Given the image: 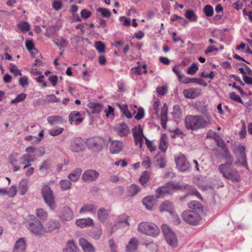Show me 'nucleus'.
Segmentation results:
<instances>
[{"label":"nucleus","instance_id":"nucleus-31","mask_svg":"<svg viewBox=\"0 0 252 252\" xmlns=\"http://www.w3.org/2000/svg\"><path fill=\"white\" fill-rule=\"evenodd\" d=\"M26 47L31 53L32 57H35V56L37 54V50L34 48V45L32 40H27L26 41Z\"/></svg>","mask_w":252,"mask_h":252},{"label":"nucleus","instance_id":"nucleus-55","mask_svg":"<svg viewBox=\"0 0 252 252\" xmlns=\"http://www.w3.org/2000/svg\"><path fill=\"white\" fill-rule=\"evenodd\" d=\"M198 70V66L196 63H193L188 68L187 73L189 75H194Z\"/></svg>","mask_w":252,"mask_h":252},{"label":"nucleus","instance_id":"nucleus-17","mask_svg":"<svg viewBox=\"0 0 252 252\" xmlns=\"http://www.w3.org/2000/svg\"><path fill=\"white\" fill-rule=\"evenodd\" d=\"M35 155L29 154H25L23 155L20 158L19 161L20 164H25L23 169H26L29 167L31 164V162H33L35 159Z\"/></svg>","mask_w":252,"mask_h":252},{"label":"nucleus","instance_id":"nucleus-44","mask_svg":"<svg viewBox=\"0 0 252 252\" xmlns=\"http://www.w3.org/2000/svg\"><path fill=\"white\" fill-rule=\"evenodd\" d=\"M132 110L134 111V113H136V109L137 110V112L134 118L137 120H141L142 118L144 117V110L142 108H137L136 106H133V108H131Z\"/></svg>","mask_w":252,"mask_h":252},{"label":"nucleus","instance_id":"nucleus-49","mask_svg":"<svg viewBox=\"0 0 252 252\" xmlns=\"http://www.w3.org/2000/svg\"><path fill=\"white\" fill-rule=\"evenodd\" d=\"M185 16L187 19L191 22H196L197 20V16L191 10H187Z\"/></svg>","mask_w":252,"mask_h":252},{"label":"nucleus","instance_id":"nucleus-21","mask_svg":"<svg viewBox=\"0 0 252 252\" xmlns=\"http://www.w3.org/2000/svg\"><path fill=\"white\" fill-rule=\"evenodd\" d=\"M123 146V143L122 141H112L110 146V151L112 154H118L122 151Z\"/></svg>","mask_w":252,"mask_h":252},{"label":"nucleus","instance_id":"nucleus-14","mask_svg":"<svg viewBox=\"0 0 252 252\" xmlns=\"http://www.w3.org/2000/svg\"><path fill=\"white\" fill-rule=\"evenodd\" d=\"M183 94L186 98L194 99L202 94V90L198 88H190L185 89Z\"/></svg>","mask_w":252,"mask_h":252},{"label":"nucleus","instance_id":"nucleus-2","mask_svg":"<svg viewBox=\"0 0 252 252\" xmlns=\"http://www.w3.org/2000/svg\"><path fill=\"white\" fill-rule=\"evenodd\" d=\"M225 158L226 162L219 166V171L224 178L232 182H239L241 181L240 175L238 171L232 167L233 158L227 150L225 152Z\"/></svg>","mask_w":252,"mask_h":252},{"label":"nucleus","instance_id":"nucleus-18","mask_svg":"<svg viewBox=\"0 0 252 252\" xmlns=\"http://www.w3.org/2000/svg\"><path fill=\"white\" fill-rule=\"evenodd\" d=\"M73 217V213L70 207L68 206L64 207L61 211L60 218L64 221H69Z\"/></svg>","mask_w":252,"mask_h":252},{"label":"nucleus","instance_id":"nucleus-7","mask_svg":"<svg viewBox=\"0 0 252 252\" xmlns=\"http://www.w3.org/2000/svg\"><path fill=\"white\" fill-rule=\"evenodd\" d=\"M133 136L134 139L135 144L141 148L143 145L144 140L146 138L143 134V128L139 125L134 127L133 130Z\"/></svg>","mask_w":252,"mask_h":252},{"label":"nucleus","instance_id":"nucleus-3","mask_svg":"<svg viewBox=\"0 0 252 252\" xmlns=\"http://www.w3.org/2000/svg\"><path fill=\"white\" fill-rule=\"evenodd\" d=\"M138 230L141 233L152 237H156L160 233L159 229L156 224L149 222L140 223Z\"/></svg>","mask_w":252,"mask_h":252},{"label":"nucleus","instance_id":"nucleus-23","mask_svg":"<svg viewBox=\"0 0 252 252\" xmlns=\"http://www.w3.org/2000/svg\"><path fill=\"white\" fill-rule=\"evenodd\" d=\"M79 245L84 252H94V248L92 245L89 243L86 239L80 238L79 240Z\"/></svg>","mask_w":252,"mask_h":252},{"label":"nucleus","instance_id":"nucleus-11","mask_svg":"<svg viewBox=\"0 0 252 252\" xmlns=\"http://www.w3.org/2000/svg\"><path fill=\"white\" fill-rule=\"evenodd\" d=\"M173 72L176 75L179 81L183 84L192 83L193 78L186 77L182 73L179 65H174L172 68Z\"/></svg>","mask_w":252,"mask_h":252},{"label":"nucleus","instance_id":"nucleus-20","mask_svg":"<svg viewBox=\"0 0 252 252\" xmlns=\"http://www.w3.org/2000/svg\"><path fill=\"white\" fill-rule=\"evenodd\" d=\"M104 143L102 138L99 137H94L90 138L88 140V144L90 148L96 147L98 149L101 148Z\"/></svg>","mask_w":252,"mask_h":252},{"label":"nucleus","instance_id":"nucleus-39","mask_svg":"<svg viewBox=\"0 0 252 252\" xmlns=\"http://www.w3.org/2000/svg\"><path fill=\"white\" fill-rule=\"evenodd\" d=\"M169 194L166 185L158 189L156 191L157 198L163 197L164 196Z\"/></svg>","mask_w":252,"mask_h":252},{"label":"nucleus","instance_id":"nucleus-61","mask_svg":"<svg viewBox=\"0 0 252 252\" xmlns=\"http://www.w3.org/2000/svg\"><path fill=\"white\" fill-rule=\"evenodd\" d=\"M50 166L47 161H43L39 166V170L43 172H46L49 169Z\"/></svg>","mask_w":252,"mask_h":252},{"label":"nucleus","instance_id":"nucleus-28","mask_svg":"<svg viewBox=\"0 0 252 252\" xmlns=\"http://www.w3.org/2000/svg\"><path fill=\"white\" fill-rule=\"evenodd\" d=\"M26 241L24 238L19 239L16 243L14 249V252H21L26 249Z\"/></svg>","mask_w":252,"mask_h":252},{"label":"nucleus","instance_id":"nucleus-24","mask_svg":"<svg viewBox=\"0 0 252 252\" xmlns=\"http://www.w3.org/2000/svg\"><path fill=\"white\" fill-rule=\"evenodd\" d=\"M60 227V222L57 220H49L44 227L45 233L51 232L56 229H58Z\"/></svg>","mask_w":252,"mask_h":252},{"label":"nucleus","instance_id":"nucleus-29","mask_svg":"<svg viewBox=\"0 0 252 252\" xmlns=\"http://www.w3.org/2000/svg\"><path fill=\"white\" fill-rule=\"evenodd\" d=\"M166 188L168 191L169 194H170L175 190L183 189V187L177 183L170 182L167 183L166 185Z\"/></svg>","mask_w":252,"mask_h":252},{"label":"nucleus","instance_id":"nucleus-63","mask_svg":"<svg viewBox=\"0 0 252 252\" xmlns=\"http://www.w3.org/2000/svg\"><path fill=\"white\" fill-rule=\"evenodd\" d=\"M56 43L61 47H65L68 44V42L66 39L61 37L56 39Z\"/></svg>","mask_w":252,"mask_h":252},{"label":"nucleus","instance_id":"nucleus-47","mask_svg":"<svg viewBox=\"0 0 252 252\" xmlns=\"http://www.w3.org/2000/svg\"><path fill=\"white\" fill-rule=\"evenodd\" d=\"M28 190V183L26 180H22L19 184V191L21 195H24Z\"/></svg>","mask_w":252,"mask_h":252},{"label":"nucleus","instance_id":"nucleus-46","mask_svg":"<svg viewBox=\"0 0 252 252\" xmlns=\"http://www.w3.org/2000/svg\"><path fill=\"white\" fill-rule=\"evenodd\" d=\"M119 108L121 110V111L123 113V114L126 118L130 119L132 117V115L129 112L127 105L122 104V105H119Z\"/></svg>","mask_w":252,"mask_h":252},{"label":"nucleus","instance_id":"nucleus-60","mask_svg":"<svg viewBox=\"0 0 252 252\" xmlns=\"http://www.w3.org/2000/svg\"><path fill=\"white\" fill-rule=\"evenodd\" d=\"M229 98L237 102L242 104L243 103V102L240 96L237 94L235 92H231L229 94Z\"/></svg>","mask_w":252,"mask_h":252},{"label":"nucleus","instance_id":"nucleus-25","mask_svg":"<svg viewBox=\"0 0 252 252\" xmlns=\"http://www.w3.org/2000/svg\"><path fill=\"white\" fill-rule=\"evenodd\" d=\"M167 106L165 104L162 107L161 110V113L159 116V119L161 121V126L165 128L166 124L167 121Z\"/></svg>","mask_w":252,"mask_h":252},{"label":"nucleus","instance_id":"nucleus-35","mask_svg":"<svg viewBox=\"0 0 252 252\" xmlns=\"http://www.w3.org/2000/svg\"><path fill=\"white\" fill-rule=\"evenodd\" d=\"M81 168H76L70 173L68 176V178L73 182L77 181L79 179L82 173Z\"/></svg>","mask_w":252,"mask_h":252},{"label":"nucleus","instance_id":"nucleus-1","mask_svg":"<svg viewBox=\"0 0 252 252\" xmlns=\"http://www.w3.org/2000/svg\"><path fill=\"white\" fill-rule=\"evenodd\" d=\"M211 115L206 113L204 115H188L185 118V126L188 129L197 130L207 127L212 124Z\"/></svg>","mask_w":252,"mask_h":252},{"label":"nucleus","instance_id":"nucleus-32","mask_svg":"<svg viewBox=\"0 0 252 252\" xmlns=\"http://www.w3.org/2000/svg\"><path fill=\"white\" fill-rule=\"evenodd\" d=\"M97 209V207L92 204H85L83 205L80 210V214L86 213H94Z\"/></svg>","mask_w":252,"mask_h":252},{"label":"nucleus","instance_id":"nucleus-10","mask_svg":"<svg viewBox=\"0 0 252 252\" xmlns=\"http://www.w3.org/2000/svg\"><path fill=\"white\" fill-rule=\"evenodd\" d=\"M235 153L239 154V157L238 158V161L240 164L248 169V166L247 161L245 147L241 145H238L235 150Z\"/></svg>","mask_w":252,"mask_h":252},{"label":"nucleus","instance_id":"nucleus-64","mask_svg":"<svg viewBox=\"0 0 252 252\" xmlns=\"http://www.w3.org/2000/svg\"><path fill=\"white\" fill-rule=\"evenodd\" d=\"M151 159L149 157H144L142 162V165L145 168L147 169L150 167L151 165Z\"/></svg>","mask_w":252,"mask_h":252},{"label":"nucleus","instance_id":"nucleus-58","mask_svg":"<svg viewBox=\"0 0 252 252\" xmlns=\"http://www.w3.org/2000/svg\"><path fill=\"white\" fill-rule=\"evenodd\" d=\"M94 46L99 53H103L105 51V45L101 41L95 42Z\"/></svg>","mask_w":252,"mask_h":252},{"label":"nucleus","instance_id":"nucleus-48","mask_svg":"<svg viewBox=\"0 0 252 252\" xmlns=\"http://www.w3.org/2000/svg\"><path fill=\"white\" fill-rule=\"evenodd\" d=\"M59 185L63 190L69 189L71 187V183L68 180H62L60 181Z\"/></svg>","mask_w":252,"mask_h":252},{"label":"nucleus","instance_id":"nucleus-38","mask_svg":"<svg viewBox=\"0 0 252 252\" xmlns=\"http://www.w3.org/2000/svg\"><path fill=\"white\" fill-rule=\"evenodd\" d=\"M17 154L11 155L9 158V161L13 167V171H17L20 169V167L18 165H16L18 161V158Z\"/></svg>","mask_w":252,"mask_h":252},{"label":"nucleus","instance_id":"nucleus-59","mask_svg":"<svg viewBox=\"0 0 252 252\" xmlns=\"http://www.w3.org/2000/svg\"><path fill=\"white\" fill-rule=\"evenodd\" d=\"M204 12L205 15L207 17H211L213 16L214 13L213 7L210 5L205 6L204 7Z\"/></svg>","mask_w":252,"mask_h":252},{"label":"nucleus","instance_id":"nucleus-12","mask_svg":"<svg viewBox=\"0 0 252 252\" xmlns=\"http://www.w3.org/2000/svg\"><path fill=\"white\" fill-rule=\"evenodd\" d=\"M182 187H183V189L182 190H186L187 194L185 195L180 197V201H184V200L186 199L189 195L196 196L200 200H203L202 196L194 187L188 185L182 186Z\"/></svg>","mask_w":252,"mask_h":252},{"label":"nucleus","instance_id":"nucleus-43","mask_svg":"<svg viewBox=\"0 0 252 252\" xmlns=\"http://www.w3.org/2000/svg\"><path fill=\"white\" fill-rule=\"evenodd\" d=\"M77 249L73 241H69L63 252H77Z\"/></svg>","mask_w":252,"mask_h":252},{"label":"nucleus","instance_id":"nucleus-42","mask_svg":"<svg viewBox=\"0 0 252 252\" xmlns=\"http://www.w3.org/2000/svg\"><path fill=\"white\" fill-rule=\"evenodd\" d=\"M139 187L135 184L131 185L127 189V195L133 196L136 195L140 191Z\"/></svg>","mask_w":252,"mask_h":252},{"label":"nucleus","instance_id":"nucleus-9","mask_svg":"<svg viewBox=\"0 0 252 252\" xmlns=\"http://www.w3.org/2000/svg\"><path fill=\"white\" fill-rule=\"evenodd\" d=\"M177 167L181 172L188 170L190 168L189 162L187 160L185 156L182 154L180 155L175 159Z\"/></svg>","mask_w":252,"mask_h":252},{"label":"nucleus","instance_id":"nucleus-51","mask_svg":"<svg viewBox=\"0 0 252 252\" xmlns=\"http://www.w3.org/2000/svg\"><path fill=\"white\" fill-rule=\"evenodd\" d=\"M128 217L125 215L123 214L120 216L118 220V223L115 224V226L120 224H122L123 226H128L129 225L128 222H127Z\"/></svg>","mask_w":252,"mask_h":252},{"label":"nucleus","instance_id":"nucleus-26","mask_svg":"<svg viewBox=\"0 0 252 252\" xmlns=\"http://www.w3.org/2000/svg\"><path fill=\"white\" fill-rule=\"evenodd\" d=\"M143 203L147 209L151 210L156 204V200L154 196H148L143 198Z\"/></svg>","mask_w":252,"mask_h":252},{"label":"nucleus","instance_id":"nucleus-56","mask_svg":"<svg viewBox=\"0 0 252 252\" xmlns=\"http://www.w3.org/2000/svg\"><path fill=\"white\" fill-rule=\"evenodd\" d=\"M63 130L62 127H56L50 129L49 133L51 135L55 136L61 134Z\"/></svg>","mask_w":252,"mask_h":252},{"label":"nucleus","instance_id":"nucleus-16","mask_svg":"<svg viewBox=\"0 0 252 252\" xmlns=\"http://www.w3.org/2000/svg\"><path fill=\"white\" fill-rule=\"evenodd\" d=\"M70 150L74 152H79L85 149L84 142L80 138H75L71 142Z\"/></svg>","mask_w":252,"mask_h":252},{"label":"nucleus","instance_id":"nucleus-57","mask_svg":"<svg viewBox=\"0 0 252 252\" xmlns=\"http://www.w3.org/2000/svg\"><path fill=\"white\" fill-rule=\"evenodd\" d=\"M27 97V94L24 93H22L17 96V97L11 100V104H16L18 102H21L24 100Z\"/></svg>","mask_w":252,"mask_h":252},{"label":"nucleus","instance_id":"nucleus-53","mask_svg":"<svg viewBox=\"0 0 252 252\" xmlns=\"http://www.w3.org/2000/svg\"><path fill=\"white\" fill-rule=\"evenodd\" d=\"M150 173L148 172L144 171L139 179V181L142 185H144L149 181Z\"/></svg>","mask_w":252,"mask_h":252},{"label":"nucleus","instance_id":"nucleus-40","mask_svg":"<svg viewBox=\"0 0 252 252\" xmlns=\"http://www.w3.org/2000/svg\"><path fill=\"white\" fill-rule=\"evenodd\" d=\"M169 194L166 185L158 189L156 191L157 198L163 197L164 196Z\"/></svg>","mask_w":252,"mask_h":252},{"label":"nucleus","instance_id":"nucleus-34","mask_svg":"<svg viewBox=\"0 0 252 252\" xmlns=\"http://www.w3.org/2000/svg\"><path fill=\"white\" fill-rule=\"evenodd\" d=\"M168 147V138L165 134H162L160 139L159 149L165 152Z\"/></svg>","mask_w":252,"mask_h":252},{"label":"nucleus","instance_id":"nucleus-5","mask_svg":"<svg viewBox=\"0 0 252 252\" xmlns=\"http://www.w3.org/2000/svg\"><path fill=\"white\" fill-rule=\"evenodd\" d=\"M183 220L187 223L192 225L199 224L202 220L200 215L193 210H187L183 212L182 215Z\"/></svg>","mask_w":252,"mask_h":252},{"label":"nucleus","instance_id":"nucleus-19","mask_svg":"<svg viewBox=\"0 0 252 252\" xmlns=\"http://www.w3.org/2000/svg\"><path fill=\"white\" fill-rule=\"evenodd\" d=\"M116 131L121 137L126 136L129 133L128 126L124 123H121L117 125L116 126Z\"/></svg>","mask_w":252,"mask_h":252},{"label":"nucleus","instance_id":"nucleus-27","mask_svg":"<svg viewBox=\"0 0 252 252\" xmlns=\"http://www.w3.org/2000/svg\"><path fill=\"white\" fill-rule=\"evenodd\" d=\"M130 71L132 75H140L142 74H146L147 73V65L143 64L141 66L138 65L137 67L132 68Z\"/></svg>","mask_w":252,"mask_h":252},{"label":"nucleus","instance_id":"nucleus-13","mask_svg":"<svg viewBox=\"0 0 252 252\" xmlns=\"http://www.w3.org/2000/svg\"><path fill=\"white\" fill-rule=\"evenodd\" d=\"M84 119L83 114L77 111L71 112L68 117V121L71 125H78L81 123Z\"/></svg>","mask_w":252,"mask_h":252},{"label":"nucleus","instance_id":"nucleus-8","mask_svg":"<svg viewBox=\"0 0 252 252\" xmlns=\"http://www.w3.org/2000/svg\"><path fill=\"white\" fill-rule=\"evenodd\" d=\"M28 228L36 235H42L46 233L44 227L37 219H35L33 222L29 223Z\"/></svg>","mask_w":252,"mask_h":252},{"label":"nucleus","instance_id":"nucleus-62","mask_svg":"<svg viewBox=\"0 0 252 252\" xmlns=\"http://www.w3.org/2000/svg\"><path fill=\"white\" fill-rule=\"evenodd\" d=\"M17 193V187L15 186H11L8 190H7L6 194L10 197H13Z\"/></svg>","mask_w":252,"mask_h":252},{"label":"nucleus","instance_id":"nucleus-37","mask_svg":"<svg viewBox=\"0 0 252 252\" xmlns=\"http://www.w3.org/2000/svg\"><path fill=\"white\" fill-rule=\"evenodd\" d=\"M88 107L91 110L93 113H98L102 109L103 106L98 103L90 102L88 104Z\"/></svg>","mask_w":252,"mask_h":252},{"label":"nucleus","instance_id":"nucleus-36","mask_svg":"<svg viewBox=\"0 0 252 252\" xmlns=\"http://www.w3.org/2000/svg\"><path fill=\"white\" fill-rule=\"evenodd\" d=\"M47 122L50 125H54L63 123V120L62 117L60 116L54 115L48 117Z\"/></svg>","mask_w":252,"mask_h":252},{"label":"nucleus","instance_id":"nucleus-54","mask_svg":"<svg viewBox=\"0 0 252 252\" xmlns=\"http://www.w3.org/2000/svg\"><path fill=\"white\" fill-rule=\"evenodd\" d=\"M97 11L100 13L101 15L104 18H109L111 15L110 11L108 9L105 8H98L97 9Z\"/></svg>","mask_w":252,"mask_h":252},{"label":"nucleus","instance_id":"nucleus-4","mask_svg":"<svg viewBox=\"0 0 252 252\" xmlns=\"http://www.w3.org/2000/svg\"><path fill=\"white\" fill-rule=\"evenodd\" d=\"M41 194L45 203L50 209L54 210L56 208L55 196L53 191L48 185H44L41 189Z\"/></svg>","mask_w":252,"mask_h":252},{"label":"nucleus","instance_id":"nucleus-15","mask_svg":"<svg viewBox=\"0 0 252 252\" xmlns=\"http://www.w3.org/2000/svg\"><path fill=\"white\" fill-rule=\"evenodd\" d=\"M99 176V173L95 170L89 169L84 172L82 176L83 181L87 182L95 181Z\"/></svg>","mask_w":252,"mask_h":252},{"label":"nucleus","instance_id":"nucleus-33","mask_svg":"<svg viewBox=\"0 0 252 252\" xmlns=\"http://www.w3.org/2000/svg\"><path fill=\"white\" fill-rule=\"evenodd\" d=\"M110 210L104 208H100L97 211L98 220L101 222H105L109 216Z\"/></svg>","mask_w":252,"mask_h":252},{"label":"nucleus","instance_id":"nucleus-45","mask_svg":"<svg viewBox=\"0 0 252 252\" xmlns=\"http://www.w3.org/2000/svg\"><path fill=\"white\" fill-rule=\"evenodd\" d=\"M188 207L192 210H202V204L197 201H191L188 204Z\"/></svg>","mask_w":252,"mask_h":252},{"label":"nucleus","instance_id":"nucleus-52","mask_svg":"<svg viewBox=\"0 0 252 252\" xmlns=\"http://www.w3.org/2000/svg\"><path fill=\"white\" fill-rule=\"evenodd\" d=\"M17 27L19 29L24 32L28 31L30 28V24L26 22H20L18 24Z\"/></svg>","mask_w":252,"mask_h":252},{"label":"nucleus","instance_id":"nucleus-50","mask_svg":"<svg viewBox=\"0 0 252 252\" xmlns=\"http://www.w3.org/2000/svg\"><path fill=\"white\" fill-rule=\"evenodd\" d=\"M36 215L41 220H45L48 217V213L43 209H37L36 211Z\"/></svg>","mask_w":252,"mask_h":252},{"label":"nucleus","instance_id":"nucleus-30","mask_svg":"<svg viewBox=\"0 0 252 252\" xmlns=\"http://www.w3.org/2000/svg\"><path fill=\"white\" fill-rule=\"evenodd\" d=\"M161 212L167 211L170 213L173 212L172 203L169 201H165L161 203L159 208Z\"/></svg>","mask_w":252,"mask_h":252},{"label":"nucleus","instance_id":"nucleus-22","mask_svg":"<svg viewBox=\"0 0 252 252\" xmlns=\"http://www.w3.org/2000/svg\"><path fill=\"white\" fill-rule=\"evenodd\" d=\"M75 224L81 228L92 226L94 224L93 220L90 218H83L76 220Z\"/></svg>","mask_w":252,"mask_h":252},{"label":"nucleus","instance_id":"nucleus-41","mask_svg":"<svg viewBox=\"0 0 252 252\" xmlns=\"http://www.w3.org/2000/svg\"><path fill=\"white\" fill-rule=\"evenodd\" d=\"M138 241L135 238H131L128 245H127L126 249L129 252H133L137 248Z\"/></svg>","mask_w":252,"mask_h":252},{"label":"nucleus","instance_id":"nucleus-6","mask_svg":"<svg viewBox=\"0 0 252 252\" xmlns=\"http://www.w3.org/2000/svg\"><path fill=\"white\" fill-rule=\"evenodd\" d=\"M166 242L173 247H176L178 245V240L175 233L167 224H163L161 226Z\"/></svg>","mask_w":252,"mask_h":252}]
</instances>
